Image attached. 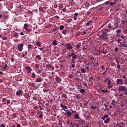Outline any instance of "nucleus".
Masks as SVG:
<instances>
[{"instance_id": "obj_1", "label": "nucleus", "mask_w": 127, "mask_h": 127, "mask_svg": "<svg viewBox=\"0 0 127 127\" xmlns=\"http://www.w3.org/2000/svg\"><path fill=\"white\" fill-rule=\"evenodd\" d=\"M122 78L124 79V80H123V79H117V84L120 85L125 84L127 85V79L126 76L123 75V76H122Z\"/></svg>"}, {"instance_id": "obj_2", "label": "nucleus", "mask_w": 127, "mask_h": 127, "mask_svg": "<svg viewBox=\"0 0 127 127\" xmlns=\"http://www.w3.org/2000/svg\"><path fill=\"white\" fill-rule=\"evenodd\" d=\"M118 91L119 92H125V95H127V86H121L118 88Z\"/></svg>"}, {"instance_id": "obj_3", "label": "nucleus", "mask_w": 127, "mask_h": 127, "mask_svg": "<svg viewBox=\"0 0 127 127\" xmlns=\"http://www.w3.org/2000/svg\"><path fill=\"white\" fill-rule=\"evenodd\" d=\"M109 118V116L107 115H104V116L102 117V120L104 121V124H107L109 123V122H110V118ZM106 119H107L106 120H105Z\"/></svg>"}, {"instance_id": "obj_4", "label": "nucleus", "mask_w": 127, "mask_h": 127, "mask_svg": "<svg viewBox=\"0 0 127 127\" xmlns=\"http://www.w3.org/2000/svg\"><path fill=\"white\" fill-rule=\"evenodd\" d=\"M68 57L71 59L76 60L77 59V55L74 52L70 53V54L68 55Z\"/></svg>"}, {"instance_id": "obj_5", "label": "nucleus", "mask_w": 127, "mask_h": 127, "mask_svg": "<svg viewBox=\"0 0 127 127\" xmlns=\"http://www.w3.org/2000/svg\"><path fill=\"white\" fill-rule=\"evenodd\" d=\"M24 29H25V31L28 32V33H30L31 32H32V29L29 28V24L28 23L24 24Z\"/></svg>"}, {"instance_id": "obj_6", "label": "nucleus", "mask_w": 127, "mask_h": 127, "mask_svg": "<svg viewBox=\"0 0 127 127\" xmlns=\"http://www.w3.org/2000/svg\"><path fill=\"white\" fill-rule=\"evenodd\" d=\"M64 46L66 48V50L67 51L71 50L73 48V47H72V44L70 43H68L67 44H64Z\"/></svg>"}, {"instance_id": "obj_7", "label": "nucleus", "mask_w": 127, "mask_h": 127, "mask_svg": "<svg viewBox=\"0 0 127 127\" xmlns=\"http://www.w3.org/2000/svg\"><path fill=\"white\" fill-rule=\"evenodd\" d=\"M108 35V34H102L99 36V38H100V40L102 41L106 40L107 39V36Z\"/></svg>"}, {"instance_id": "obj_8", "label": "nucleus", "mask_w": 127, "mask_h": 127, "mask_svg": "<svg viewBox=\"0 0 127 127\" xmlns=\"http://www.w3.org/2000/svg\"><path fill=\"white\" fill-rule=\"evenodd\" d=\"M101 32L102 35H108V33L110 32V30L103 28L102 29Z\"/></svg>"}, {"instance_id": "obj_9", "label": "nucleus", "mask_w": 127, "mask_h": 127, "mask_svg": "<svg viewBox=\"0 0 127 127\" xmlns=\"http://www.w3.org/2000/svg\"><path fill=\"white\" fill-rule=\"evenodd\" d=\"M25 70H26L27 73L29 74L32 72V68L30 66H25Z\"/></svg>"}, {"instance_id": "obj_10", "label": "nucleus", "mask_w": 127, "mask_h": 127, "mask_svg": "<svg viewBox=\"0 0 127 127\" xmlns=\"http://www.w3.org/2000/svg\"><path fill=\"white\" fill-rule=\"evenodd\" d=\"M23 44H17V51H19V52L22 51L23 50Z\"/></svg>"}, {"instance_id": "obj_11", "label": "nucleus", "mask_w": 127, "mask_h": 127, "mask_svg": "<svg viewBox=\"0 0 127 127\" xmlns=\"http://www.w3.org/2000/svg\"><path fill=\"white\" fill-rule=\"evenodd\" d=\"M55 80L57 83L61 84V82H62V78L59 76H57L55 77Z\"/></svg>"}, {"instance_id": "obj_12", "label": "nucleus", "mask_w": 127, "mask_h": 127, "mask_svg": "<svg viewBox=\"0 0 127 127\" xmlns=\"http://www.w3.org/2000/svg\"><path fill=\"white\" fill-rule=\"evenodd\" d=\"M85 123H86V122L85 121V120H84L83 119H80L79 120H78V124H79L80 126L84 125Z\"/></svg>"}, {"instance_id": "obj_13", "label": "nucleus", "mask_w": 127, "mask_h": 127, "mask_svg": "<svg viewBox=\"0 0 127 127\" xmlns=\"http://www.w3.org/2000/svg\"><path fill=\"white\" fill-rule=\"evenodd\" d=\"M73 20H74V21H76L77 20V18H78V15L79 14L78 12H75L74 13V14H73Z\"/></svg>"}, {"instance_id": "obj_14", "label": "nucleus", "mask_w": 127, "mask_h": 127, "mask_svg": "<svg viewBox=\"0 0 127 127\" xmlns=\"http://www.w3.org/2000/svg\"><path fill=\"white\" fill-rule=\"evenodd\" d=\"M92 23H93V21L92 20H89L87 21V22H86V26H91V25H92Z\"/></svg>"}, {"instance_id": "obj_15", "label": "nucleus", "mask_w": 127, "mask_h": 127, "mask_svg": "<svg viewBox=\"0 0 127 127\" xmlns=\"http://www.w3.org/2000/svg\"><path fill=\"white\" fill-rule=\"evenodd\" d=\"M79 71H81L82 73H86L87 72V70L83 68H81Z\"/></svg>"}, {"instance_id": "obj_16", "label": "nucleus", "mask_w": 127, "mask_h": 127, "mask_svg": "<svg viewBox=\"0 0 127 127\" xmlns=\"http://www.w3.org/2000/svg\"><path fill=\"white\" fill-rule=\"evenodd\" d=\"M100 52H101L102 54H107V51L106 50H104V48H103V49L100 51Z\"/></svg>"}, {"instance_id": "obj_17", "label": "nucleus", "mask_w": 127, "mask_h": 127, "mask_svg": "<svg viewBox=\"0 0 127 127\" xmlns=\"http://www.w3.org/2000/svg\"><path fill=\"white\" fill-rule=\"evenodd\" d=\"M121 45H119V47L123 48V47H125L127 48V44H124V43H120Z\"/></svg>"}, {"instance_id": "obj_18", "label": "nucleus", "mask_w": 127, "mask_h": 127, "mask_svg": "<svg viewBox=\"0 0 127 127\" xmlns=\"http://www.w3.org/2000/svg\"><path fill=\"white\" fill-rule=\"evenodd\" d=\"M12 36L13 38H17L18 37V33L17 32H15L12 34Z\"/></svg>"}, {"instance_id": "obj_19", "label": "nucleus", "mask_w": 127, "mask_h": 127, "mask_svg": "<svg viewBox=\"0 0 127 127\" xmlns=\"http://www.w3.org/2000/svg\"><path fill=\"white\" fill-rule=\"evenodd\" d=\"M61 108L64 109H67V106L66 105H64V103H61Z\"/></svg>"}, {"instance_id": "obj_20", "label": "nucleus", "mask_w": 127, "mask_h": 127, "mask_svg": "<svg viewBox=\"0 0 127 127\" xmlns=\"http://www.w3.org/2000/svg\"><path fill=\"white\" fill-rule=\"evenodd\" d=\"M85 69L86 70V73H89V70H90V68L89 67V66L86 65V66H85Z\"/></svg>"}, {"instance_id": "obj_21", "label": "nucleus", "mask_w": 127, "mask_h": 127, "mask_svg": "<svg viewBox=\"0 0 127 127\" xmlns=\"http://www.w3.org/2000/svg\"><path fill=\"white\" fill-rule=\"evenodd\" d=\"M41 75H42V77H43V78H45L47 77V73L46 72H43L41 74Z\"/></svg>"}, {"instance_id": "obj_22", "label": "nucleus", "mask_w": 127, "mask_h": 127, "mask_svg": "<svg viewBox=\"0 0 127 127\" xmlns=\"http://www.w3.org/2000/svg\"><path fill=\"white\" fill-rule=\"evenodd\" d=\"M33 46L32 45H28V52L32 51Z\"/></svg>"}, {"instance_id": "obj_23", "label": "nucleus", "mask_w": 127, "mask_h": 127, "mask_svg": "<svg viewBox=\"0 0 127 127\" xmlns=\"http://www.w3.org/2000/svg\"><path fill=\"white\" fill-rule=\"evenodd\" d=\"M42 81H43V79L41 77L36 79V82L37 83H40L41 82H42Z\"/></svg>"}, {"instance_id": "obj_24", "label": "nucleus", "mask_w": 127, "mask_h": 127, "mask_svg": "<svg viewBox=\"0 0 127 127\" xmlns=\"http://www.w3.org/2000/svg\"><path fill=\"white\" fill-rule=\"evenodd\" d=\"M21 93H22V91L21 90H18L16 92V94H17V96H19V95L21 94Z\"/></svg>"}, {"instance_id": "obj_25", "label": "nucleus", "mask_w": 127, "mask_h": 127, "mask_svg": "<svg viewBox=\"0 0 127 127\" xmlns=\"http://www.w3.org/2000/svg\"><path fill=\"white\" fill-rule=\"evenodd\" d=\"M35 58L37 59L38 61L42 60V57H41V55H37L35 56Z\"/></svg>"}, {"instance_id": "obj_26", "label": "nucleus", "mask_w": 127, "mask_h": 127, "mask_svg": "<svg viewBox=\"0 0 127 127\" xmlns=\"http://www.w3.org/2000/svg\"><path fill=\"white\" fill-rule=\"evenodd\" d=\"M62 33L64 35H66V34H68L67 31V30H66V29H64V30H63V31H62Z\"/></svg>"}, {"instance_id": "obj_27", "label": "nucleus", "mask_w": 127, "mask_h": 127, "mask_svg": "<svg viewBox=\"0 0 127 127\" xmlns=\"http://www.w3.org/2000/svg\"><path fill=\"white\" fill-rule=\"evenodd\" d=\"M73 117H74V119L78 120L80 119V117H79L78 114H75L73 115Z\"/></svg>"}, {"instance_id": "obj_28", "label": "nucleus", "mask_w": 127, "mask_h": 127, "mask_svg": "<svg viewBox=\"0 0 127 127\" xmlns=\"http://www.w3.org/2000/svg\"><path fill=\"white\" fill-rule=\"evenodd\" d=\"M80 34H81V35H85L87 34V31L85 30L82 32H80Z\"/></svg>"}, {"instance_id": "obj_29", "label": "nucleus", "mask_w": 127, "mask_h": 127, "mask_svg": "<svg viewBox=\"0 0 127 127\" xmlns=\"http://www.w3.org/2000/svg\"><path fill=\"white\" fill-rule=\"evenodd\" d=\"M17 115V113H13V115H12V117H13V119L16 118Z\"/></svg>"}, {"instance_id": "obj_30", "label": "nucleus", "mask_w": 127, "mask_h": 127, "mask_svg": "<svg viewBox=\"0 0 127 127\" xmlns=\"http://www.w3.org/2000/svg\"><path fill=\"white\" fill-rule=\"evenodd\" d=\"M7 68V64H5V65L2 66V69H3V71H5Z\"/></svg>"}, {"instance_id": "obj_31", "label": "nucleus", "mask_w": 127, "mask_h": 127, "mask_svg": "<svg viewBox=\"0 0 127 127\" xmlns=\"http://www.w3.org/2000/svg\"><path fill=\"white\" fill-rule=\"evenodd\" d=\"M36 76V74H35V73L32 72V79H35Z\"/></svg>"}, {"instance_id": "obj_32", "label": "nucleus", "mask_w": 127, "mask_h": 127, "mask_svg": "<svg viewBox=\"0 0 127 127\" xmlns=\"http://www.w3.org/2000/svg\"><path fill=\"white\" fill-rule=\"evenodd\" d=\"M79 92L82 93V94H84L85 93V89L82 88L81 89L79 90Z\"/></svg>"}, {"instance_id": "obj_33", "label": "nucleus", "mask_w": 127, "mask_h": 127, "mask_svg": "<svg viewBox=\"0 0 127 127\" xmlns=\"http://www.w3.org/2000/svg\"><path fill=\"white\" fill-rule=\"evenodd\" d=\"M28 54V52L27 51H25V54H22L21 55V58H24L26 55Z\"/></svg>"}, {"instance_id": "obj_34", "label": "nucleus", "mask_w": 127, "mask_h": 127, "mask_svg": "<svg viewBox=\"0 0 127 127\" xmlns=\"http://www.w3.org/2000/svg\"><path fill=\"white\" fill-rule=\"evenodd\" d=\"M52 44H53L54 46H56L58 45V44L57 43V41L54 40V41H53V42H52Z\"/></svg>"}, {"instance_id": "obj_35", "label": "nucleus", "mask_w": 127, "mask_h": 127, "mask_svg": "<svg viewBox=\"0 0 127 127\" xmlns=\"http://www.w3.org/2000/svg\"><path fill=\"white\" fill-rule=\"evenodd\" d=\"M71 115H72V113H71L70 111H68V112H67V116L68 117H70Z\"/></svg>"}, {"instance_id": "obj_36", "label": "nucleus", "mask_w": 127, "mask_h": 127, "mask_svg": "<svg viewBox=\"0 0 127 127\" xmlns=\"http://www.w3.org/2000/svg\"><path fill=\"white\" fill-rule=\"evenodd\" d=\"M35 45H36L37 47H40L41 43L39 42H36V43H35Z\"/></svg>"}, {"instance_id": "obj_37", "label": "nucleus", "mask_w": 127, "mask_h": 127, "mask_svg": "<svg viewBox=\"0 0 127 127\" xmlns=\"http://www.w3.org/2000/svg\"><path fill=\"white\" fill-rule=\"evenodd\" d=\"M76 59H71L70 60V62H71V64H75V60Z\"/></svg>"}, {"instance_id": "obj_38", "label": "nucleus", "mask_w": 127, "mask_h": 127, "mask_svg": "<svg viewBox=\"0 0 127 127\" xmlns=\"http://www.w3.org/2000/svg\"><path fill=\"white\" fill-rule=\"evenodd\" d=\"M80 47H81L80 44H76V45H75V48H76V49L80 48Z\"/></svg>"}, {"instance_id": "obj_39", "label": "nucleus", "mask_w": 127, "mask_h": 127, "mask_svg": "<svg viewBox=\"0 0 127 127\" xmlns=\"http://www.w3.org/2000/svg\"><path fill=\"white\" fill-rule=\"evenodd\" d=\"M124 126V123L122 122V123H119V127H123V126Z\"/></svg>"}, {"instance_id": "obj_40", "label": "nucleus", "mask_w": 127, "mask_h": 127, "mask_svg": "<svg viewBox=\"0 0 127 127\" xmlns=\"http://www.w3.org/2000/svg\"><path fill=\"white\" fill-rule=\"evenodd\" d=\"M45 48H46V47L44 46H43V47H42V48H39L38 49H39V50L41 51H44V50H45Z\"/></svg>"}, {"instance_id": "obj_41", "label": "nucleus", "mask_w": 127, "mask_h": 127, "mask_svg": "<svg viewBox=\"0 0 127 127\" xmlns=\"http://www.w3.org/2000/svg\"><path fill=\"white\" fill-rule=\"evenodd\" d=\"M121 41H122V40L121 39H118V40H117V42H118V43L122 44L123 43H121Z\"/></svg>"}, {"instance_id": "obj_42", "label": "nucleus", "mask_w": 127, "mask_h": 127, "mask_svg": "<svg viewBox=\"0 0 127 127\" xmlns=\"http://www.w3.org/2000/svg\"><path fill=\"white\" fill-rule=\"evenodd\" d=\"M34 67H35V68H39V65L37 64H34Z\"/></svg>"}, {"instance_id": "obj_43", "label": "nucleus", "mask_w": 127, "mask_h": 127, "mask_svg": "<svg viewBox=\"0 0 127 127\" xmlns=\"http://www.w3.org/2000/svg\"><path fill=\"white\" fill-rule=\"evenodd\" d=\"M48 91H49V89H43V92H44V93H47V92H48Z\"/></svg>"}, {"instance_id": "obj_44", "label": "nucleus", "mask_w": 127, "mask_h": 127, "mask_svg": "<svg viewBox=\"0 0 127 127\" xmlns=\"http://www.w3.org/2000/svg\"><path fill=\"white\" fill-rule=\"evenodd\" d=\"M64 29V25L60 26V30H63Z\"/></svg>"}, {"instance_id": "obj_45", "label": "nucleus", "mask_w": 127, "mask_h": 127, "mask_svg": "<svg viewBox=\"0 0 127 127\" xmlns=\"http://www.w3.org/2000/svg\"><path fill=\"white\" fill-rule=\"evenodd\" d=\"M59 126H63V123L62 122V121L59 120Z\"/></svg>"}, {"instance_id": "obj_46", "label": "nucleus", "mask_w": 127, "mask_h": 127, "mask_svg": "<svg viewBox=\"0 0 127 127\" xmlns=\"http://www.w3.org/2000/svg\"><path fill=\"white\" fill-rule=\"evenodd\" d=\"M116 102V101L115 100H112V106H115V103Z\"/></svg>"}, {"instance_id": "obj_47", "label": "nucleus", "mask_w": 127, "mask_h": 127, "mask_svg": "<svg viewBox=\"0 0 127 127\" xmlns=\"http://www.w3.org/2000/svg\"><path fill=\"white\" fill-rule=\"evenodd\" d=\"M93 79V77H91L90 78H89V82H91V83H93V81H92V79Z\"/></svg>"}, {"instance_id": "obj_48", "label": "nucleus", "mask_w": 127, "mask_h": 127, "mask_svg": "<svg viewBox=\"0 0 127 127\" xmlns=\"http://www.w3.org/2000/svg\"><path fill=\"white\" fill-rule=\"evenodd\" d=\"M107 82V85H111V83H112V81H111V80L109 79V80H108V81Z\"/></svg>"}, {"instance_id": "obj_49", "label": "nucleus", "mask_w": 127, "mask_h": 127, "mask_svg": "<svg viewBox=\"0 0 127 127\" xmlns=\"http://www.w3.org/2000/svg\"><path fill=\"white\" fill-rule=\"evenodd\" d=\"M29 85H30V86H31L32 87H35V85L33 83H29Z\"/></svg>"}, {"instance_id": "obj_50", "label": "nucleus", "mask_w": 127, "mask_h": 127, "mask_svg": "<svg viewBox=\"0 0 127 127\" xmlns=\"http://www.w3.org/2000/svg\"><path fill=\"white\" fill-rule=\"evenodd\" d=\"M117 63H118V66H117V68L119 69H120V65H119V61H117Z\"/></svg>"}, {"instance_id": "obj_51", "label": "nucleus", "mask_w": 127, "mask_h": 127, "mask_svg": "<svg viewBox=\"0 0 127 127\" xmlns=\"http://www.w3.org/2000/svg\"><path fill=\"white\" fill-rule=\"evenodd\" d=\"M80 35H81V33H80L79 31L77 32V33H76V35H75V36L77 37L80 36Z\"/></svg>"}, {"instance_id": "obj_52", "label": "nucleus", "mask_w": 127, "mask_h": 127, "mask_svg": "<svg viewBox=\"0 0 127 127\" xmlns=\"http://www.w3.org/2000/svg\"><path fill=\"white\" fill-rule=\"evenodd\" d=\"M116 32H117V34H119V33H120V32H121V29H118V30H117V31H116Z\"/></svg>"}, {"instance_id": "obj_53", "label": "nucleus", "mask_w": 127, "mask_h": 127, "mask_svg": "<svg viewBox=\"0 0 127 127\" xmlns=\"http://www.w3.org/2000/svg\"><path fill=\"white\" fill-rule=\"evenodd\" d=\"M8 100H6V98H2V102L5 103V101H7Z\"/></svg>"}, {"instance_id": "obj_54", "label": "nucleus", "mask_w": 127, "mask_h": 127, "mask_svg": "<svg viewBox=\"0 0 127 127\" xmlns=\"http://www.w3.org/2000/svg\"><path fill=\"white\" fill-rule=\"evenodd\" d=\"M86 15L88 16L89 15H91V12H89V11H87V12L85 14Z\"/></svg>"}, {"instance_id": "obj_55", "label": "nucleus", "mask_w": 127, "mask_h": 127, "mask_svg": "<svg viewBox=\"0 0 127 127\" xmlns=\"http://www.w3.org/2000/svg\"><path fill=\"white\" fill-rule=\"evenodd\" d=\"M1 39H2V40H7V37H2V38H1Z\"/></svg>"}, {"instance_id": "obj_56", "label": "nucleus", "mask_w": 127, "mask_h": 127, "mask_svg": "<svg viewBox=\"0 0 127 127\" xmlns=\"http://www.w3.org/2000/svg\"><path fill=\"white\" fill-rule=\"evenodd\" d=\"M102 92L103 93H106L107 92H108V90H102Z\"/></svg>"}, {"instance_id": "obj_57", "label": "nucleus", "mask_w": 127, "mask_h": 127, "mask_svg": "<svg viewBox=\"0 0 127 127\" xmlns=\"http://www.w3.org/2000/svg\"><path fill=\"white\" fill-rule=\"evenodd\" d=\"M109 4H110L111 6H113L114 5H116L117 4L116 3H114L113 2H110V3Z\"/></svg>"}, {"instance_id": "obj_58", "label": "nucleus", "mask_w": 127, "mask_h": 127, "mask_svg": "<svg viewBox=\"0 0 127 127\" xmlns=\"http://www.w3.org/2000/svg\"><path fill=\"white\" fill-rule=\"evenodd\" d=\"M107 88L109 89H110L111 88H113V85H108V86L107 87Z\"/></svg>"}, {"instance_id": "obj_59", "label": "nucleus", "mask_w": 127, "mask_h": 127, "mask_svg": "<svg viewBox=\"0 0 127 127\" xmlns=\"http://www.w3.org/2000/svg\"><path fill=\"white\" fill-rule=\"evenodd\" d=\"M41 72H42V71H41V70H36V73H37V74H40Z\"/></svg>"}, {"instance_id": "obj_60", "label": "nucleus", "mask_w": 127, "mask_h": 127, "mask_svg": "<svg viewBox=\"0 0 127 127\" xmlns=\"http://www.w3.org/2000/svg\"><path fill=\"white\" fill-rule=\"evenodd\" d=\"M96 108H97V107H96V106H91L90 107V109H91L92 110H95V109H96Z\"/></svg>"}, {"instance_id": "obj_61", "label": "nucleus", "mask_w": 127, "mask_h": 127, "mask_svg": "<svg viewBox=\"0 0 127 127\" xmlns=\"http://www.w3.org/2000/svg\"><path fill=\"white\" fill-rule=\"evenodd\" d=\"M72 21V19H70L67 20V23L71 22Z\"/></svg>"}, {"instance_id": "obj_62", "label": "nucleus", "mask_w": 127, "mask_h": 127, "mask_svg": "<svg viewBox=\"0 0 127 127\" xmlns=\"http://www.w3.org/2000/svg\"><path fill=\"white\" fill-rule=\"evenodd\" d=\"M75 67V66L74 65V64H73L70 65V68H74Z\"/></svg>"}, {"instance_id": "obj_63", "label": "nucleus", "mask_w": 127, "mask_h": 127, "mask_svg": "<svg viewBox=\"0 0 127 127\" xmlns=\"http://www.w3.org/2000/svg\"><path fill=\"white\" fill-rule=\"evenodd\" d=\"M101 68H102V70H104L105 69V67H104V65H102V66L101 67Z\"/></svg>"}, {"instance_id": "obj_64", "label": "nucleus", "mask_w": 127, "mask_h": 127, "mask_svg": "<svg viewBox=\"0 0 127 127\" xmlns=\"http://www.w3.org/2000/svg\"><path fill=\"white\" fill-rule=\"evenodd\" d=\"M76 73L77 74H79V75H81V73L80 72V70L76 71Z\"/></svg>"}]
</instances>
